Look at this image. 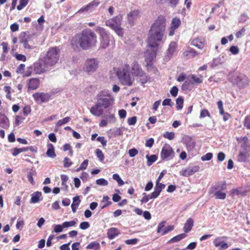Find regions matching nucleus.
Returning <instances> with one entry per match:
<instances>
[{"instance_id": "obj_1", "label": "nucleus", "mask_w": 250, "mask_h": 250, "mask_svg": "<svg viewBox=\"0 0 250 250\" xmlns=\"http://www.w3.org/2000/svg\"><path fill=\"white\" fill-rule=\"evenodd\" d=\"M97 43V36L93 31L85 29L81 33L76 34L71 40L73 47L80 46L83 49L86 50L95 46Z\"/></svg>"}, {"instance_id": "obj_2", "label": "nucleus", "mask_w": 250, "mask_h": 250, "mask_svg": "<svg viewBox=\"0 0 250 250\" xmlns=\"http://www.w3.org/2000/svg\"><path fill=\"white\" fill-rule=\"evenodd\" d=\"M165 30L151 25L148 32L147 45L150 48L159 46V42L162 41Z\"/></svg>"}, {"instance_id": "obj_3", "label": "nucleus", "mask_w": 250, "mask_h": 250, "mask_svg": "<svg viewBox=\"0 0 250 250\" xmlns=\"http://www.w3.org/2000/svg\"><path fill=\"white\" fill-rule=\"evenodd\" d=\"M114 98L108 91H102L97 95V102L95 105L97 109H106L112 105Z\"/></svg>"}, {"instance_id": "obj_4", "label": "nucleus", "mask_w": 250, "mask_h": 250, "mask_svg": "<svg viewBox=\"0 0 250 250\" xmlns=\"http://www.w3.org/2000/svg\"><path fill=\"white\" fill-rule=\"evenodd\" d=\"M130 66L127 64L118 68L117 71V76L120 82L124 85L130 86L134 81L131 77L129 73Z\"/></svg>"}, {"instance_id": "obj_5", "label": "nucleus", "mask_w": 250, "mask_h": 250, "mask_svg": "<svg viewBox=\"0 0 250 250\" xmlns=\"http://www.w3.org/2000/svg\"><path fill=\"white\" fill-rule=\"evenodd\" d=\"M61 49L58 46L50 48L43 59L49 66H54L59 61Z\"/></svg>"}, {"instance_id": "obj_6", "label": "nucleus", "mask_w": 250, "mask_h": 250, "mask_svg": "<svg viewBox=\"0 0 250 250\" xmlns=\"http://www.w3.org/2000/svg\"><path fill=\"white\" fill-rule=\"evenodd\" d=\"M226 189V184L225 182H221L211 188L210 191L214 193L215 199L224 200L226 197V193L224 190Z\"/></svg>"}, {"instance_id": "obj_7", "label": "nucleus", "mask_w": 250, "mask_h": 250, "mask_svg": "<svg viewBox=\"0 0 250 250\" xmlns=\"http://www.w3.org/2000/svg\"><path fill=\"white\" fill-rule=\"evenodd\" d=\"M188 81H185L182 85L184 90H190L191 85H197L203 83V77L200 75L198 77L195 74H190L188 76Z\"/></svg>"}, {"instance_id": "obj_8", "label": "nucleus", "mask_w": 250, "mask_h": 250, "mask_svg": "<svg viewBox=\"0 0 250 250\" xmlns=\"http://www.w3.org/2000/svg\"><path fill=\"white\" fill-rule=\"evenodd\" d=\"M49 67L43 58L39 59L33 64V71L35 74L40 75L46 72Z\"/></svg>"}, {"instance_id": "obj_9", "label": "nucleus", "mask_w": 250, "mask_h": 250, "mask_svg": "<svg viewBox=\"0 0 250 250\" xmlns=\"http://www.w3.org/2000/svg\"><path fill=\"white\" fill-rule=\"evenodd\" d=\"M99 31L101 36L100 47L106 48L109 46L112 37H110L106 31L102 27H99Z\"/></svg>"}, {"instance_id": "obj_10", "label": "nucleus", "mask_w": 250, "mask_h": 250, "mask_svg": "<svg viewBox=\"0 0 250 250\" xmlns=\"http://www.w3.org/2000/svg\"><path fill=\"white\" fill-rule=\"evenodd\" d=\"M131 70L132 74L133 75L142 78V79H141V81H142L141 82L143 83H145L147 82V77L137 62H134L132 63Z\"/></svg>"}, {"instance_id": "obj_11", "label": "nucleus", "mask_w": 250, "mask_h": 250, "mask_svg": "<svg viewBox=\"0 0 250 250\" xmlns=\"http://www.w3.org/2000/svg\"><path fill=\"white\" fill-rule=\"evenodd\" d=\"M174 156V152L172 147L168 145H165L161 152V157L163 160H169Z\"/></svg>"}, {"instance_id": "obj_12", "label": "nucleus", "mask_w": 250, "mask_h": 250, "mask_svg": "<svg viewBox=\"0 0 250 250\" xmlns=\"http://www.w3.org/2000/svg\"><path fill=\"white\" fill-rule=\"evenodd\" d=\"M98 67V62L95 59H89L85 62L84 69L88 74L94 72Z\"/></svg>"}, {"instance_id": "obj_13", "label": "nucleus", "mask_w": 250, "mask_h": 250, "mask_svg": "<svg viewBox=\"0 0 250 250\" xmlns=\"http://www.w3.org/2000/svg\"><path fill=\"white\" fill-rule=\"evenodd\" d=\"M33 97L37 103L42 104L49 101L51 96L48 93L36 92L33 94Z\"/></svg>"}, {"instance_id": "obj_14", "label": "nucleus", "mask_w": 250, "mask_h": 250, "mask_svg": "<svg viewBox=\"0 0 250 250\" xmlns=\"http://www.w3.org/2000/svg\"><path fill=\"white\" fill-rule=\"evenodd\" d=\"M122 19V16L120 15H118L107 20L105 22V24L106 26L113 29L121 25Z\"/></svg>"}, {"instance_id": "obj_15", "label": "nucleus", "mask_w": 250, "mask_h": 250, "mask_svg": "<svg viewBox=\"0 0 250 250\" xmlns=\"http://www.w3.org/2000/svg\"><path fill=\"white\" fill-rule=\"evenodd\" d=\"M181 24V21L179 18H173L171 21L170 26L169 28L168 35L169 36L174 35L175 30L180 26Z\"/></svg>"}, {"instance_id": "obj_16", "label": "nucleus", "mask_w": 250, "mask_h": 250, "mask_svg": "<svg viewBox=\"0 0 250 250\" xmlns=\"http://www.w3.org/2000/svg\"><path fill=\"white\" fill-rule=\"evenodd\" d=\"M166 222L163 221L158 225L157 232L161 235H164L174 229L173 226H168L166 227Z\"/></svg>"}, {"instance_id": "obj_17", "label": "nucleus", "mask_w": 250, "mask_h": 250, "mask_svg": "<svg viewBox=\"0 0 250 250\" xmlns=\"http://www.w3.org/2000/svg\"><path fill=\"white\" fill-rule=\"evenodd\" d=\"M167 20L165 16L160 15L154 21L151 25H154L157 28L166 30Z\"/></svg>"}, {"instance_id": "obj_18", "label": "nucleus", "mask_w": 250, "mask_h": 250, "mask_svg": "<svg viewBox=\"0 0 250 250\" xmlns=\"http://www.w3.org/2000/svg\"><path fill=\"white\" fill-rule=\"evenodd\" d=\"M199 168L200 167L198 166H190L185 169H183L180 171V174L182 176L188 177L198 172Z\"/></svg>"}, {"instance_id": "obj_19", "label": "nucleus", "mask_w": 250, "mask_h": 250, "mask_svg": "<svg viewBox=\"0 0 250 250\" xmlns=\"http://www.w3.org/2000/svg\"><path fill=\"white\" fill-rule=\"evenodd\" d=\"M40 85V81L39 78H33L29 79L27 81V86L28 91L36 90Z\"/></svg>"}, {"instance_id": "obj_20", "label": "nucleus", "mask_w": 250, "mask_h": 250, "mask_svg": "<svg viewBox=\"0 0 250 250\" xmlns=\"http://www.w3.org/2000/svg\"><path fill=\"white\" fill-rule=\"evenodd\" d=\"M158 47L150 48V50H147L145 52V61L153 62L156 57Z\"/></svg>"}, {"instance_id": "obj_21", "label": "nucleus", "mask_w": 250, "mask_h": 250, "mask_svg": "<svg viewBox=\"0 0 250 250\" xmlns=\"http://www.w3.org/2000/svg\"><path fill=\"white\" fill-rule=\"evenodd\" d=\"M227 237H218L216 238L213 242V243L215 247L219 248V250H226L228 248V245L223 241L224 238H226Z\"/></svg>"}, {"instance_id": "obj_22", "label": "nucleus", "mask_w": 250, "mask_h": 250, "mask_svg": "<svg viewBox=\"0 0 250 250\" xmlns=\"http://www.w3.org/2000/svg\"><path fill=\"white\" fill-rule=\"evenodd\" d=\"M191 44L200 49H202L206 44V40L203 37H197L191 41Z\"/></svg>"}, {"instance_id": "obj_23", "label": "nucleus", "mask_w": 250, "mask_h": 250, "mask_svg": "<svg viewBox=\"0 0 250 250\" xmlns=\"http://www.w3.org/2000/svg\"><path fill=\"white\" fill-rule=\"evenodd\" d=\"M250 81L246 75H242L238 77L237 84L240 88H243L249 86Z\"/></svg>"}, {"instance_id": "obj_24", "label": "nucleus", "mask_w": 250, "mask_h": 250, "mask_svg": "<svg viewBox=\"0 0 250 250\" xmlns=\"http://www.w3.org/2000/svg\"><path fill=\"white\" fill-rule=\"evenodd\" d=\"M100 3V1L99 0H93L88 4L82 7L78 12H83L85 11H88L89 10H93L95 8L97 7Z\"/></svg>"}, {"instance_id": "obj_25", "label": "nucleus", "mask_w": 250, "mask_h": 250, "mask_svg": "<svg viewBox=\"0 0 250 250\" xmlns=\"http://www.w3.org/2000/svg\"><path fill=\"white\" fill-rule=\"evenodd\" d=\"M198 55V53L195 50L189 47L188 50L183 52L182 57L185 59H190L194 58Z\"/></svg>"}, {"instance_id": "obj_26", "label": "nucleus", "mask_w": 250, "mask_h": 250, "mask_svg": "<svg viewBox=\"0 0 250 250\" xmlns=\"http://www.w3.org/2000/svg\"><path fill=\"white\" fill-rule=\"evenodd\" d=\"M9 126V123L8 118L6 116L0 113V127L7 129Z\"/></svg>"}, {"instance_id": "obj_27", "label": "nucleus", "mask_w": 250, "mask_h": 250, "mask_svg": "<svg viewBox=\"0 0 250 250\" xmlns=\"http://www.w3.org/2000/svg\"><path fill=\"white\" fill-rule=\"evenodd\" d=\"M140 16V11L138 10H134L131 11L127 14V20L128 21L131 23L133 22L134 21L138 18Z\"/></svg>"}, {"instance_id": "obj_28", "label": "nucleus", "mask_w": 250, "mask_h": 250, "mask_svg": "<svg viewBox=\"0 0 250 250\" xmlns=\"http://www.w3.org/2000/svg\"><path fill=\"white\" fill-rule=\"evenodd\" d=\"M120 234V231L116 228H111L107 230V235L108 238L112 240Z\"/></svg>"}, {"instance_id": "obj_29", "label": "nucleus", "mask_w": 250, "mask_h": 250, "mask_svg": "<svg viewBox=\"0 0 250 250\" xmlns=\"http://www.w3.org/2000/svg\"><path fill=\"white\" fill-rule=\"evenodd\" d=\"M193 224H194L193 220L191 218H188L187 220L186 223L185 224V225H184V227L183 228L184 231L186 233L188 232L193 227Z\"/></svg>"}, {"instance_id": "obj_30", "label": "nucleus", "mask_w": 250, "mask_h": 250, "mask_svg": "<svg viewBox=\"0 0 250 250\" xmlns=\"http://www.w3.org/2000/svg\"><path fill=\"white\" fill-rule=\"evenodd\" d=\"M47 150L46 152V155L48 157L54 158L56 156V155L55 153V149L53 145L51 144H49L47 145Z\"/></svg>"}, {"instance_id": "obj_31", "label": "nucleus", "mask_w": 250, "mask_h": 250, "mask_svg": "<svg viewBox=\"0 0 250 250\" xmlns=\"http://www.w3.org/2000/svg\"><path fill=\"white\" fill-rule=\"evenodd\" d=\"M80 203L81 200L79 199V196H77L73 198V203L71 207L73 212H75L76 211L77 208L79 207Z\"/></svg>"}, {"instance_id": "obj_32", "label": "nucleus", "mask_w": 250, "mask_h": 250, "mask_svg": "<svg viewBox=\"0 0 250 250\" xmlns=\"http://www.w3.org/2000/svg\"><path fill=\"white\" fill-rule=\"evenodd\" d=\"M146 62V67L147 69V70L148 72H150L151 73L156 74L157 72H158V70L156 67V66H154V65L153 63V62Z\"/></svg>"}, {"instance_id": "obj_33", "label": "nucleus", "mask_w": 250, "mask_h": 250, "mask_svg": "<svg viewBox=\"0 0 250 250\" xmlns=\"http://www.w3.org/2000/svg\"><path fill=\"white\" fill-rule=\"evenodd\" d=\"M177 47V44L174 42H172L170 43L168 48L167 51V54L171 56L173 53L176 50Z\"/></svg>"}, {"instance_id": "obj_34", "label": "nucleus", "mask_w": 250, "mask_h": 250, "mask_svg": "<svg viewBox=\"0 0 250 250\" xmlns=\"http://www.w3.org/2000/svg\"><path fill=\"white\" fill-rule=\"evenodd\" d=\"M101 204H102V206H101V209H103L106 207L110 205L111 202L109 201V197L108 196H104L101 201Z\"/></svg>"}, {"instance_id": "obj_35", "label": "nucleus", "mask_w": 250, "mask_h": 250, "mask_svg": "<svg viewBox=\"0 0 250 250\" xmlns=\"http://www.w3.org/2000/svg\"><path fill=\"white\" fill-rule=\"evenodd\" d=\"M42 195V193L41 192H36L32 194L31 198V203H37L39 202L40 198Z\"/></svg>"}, {"instance_id": "obj_36", "label": "nucleus", "mask_w": 250, "mask_h": 250, "mask_svg": "<svg viewBox=\"0 0 250 250\" xmlns=\"http://www.w3.org/2000/svg\"><path fill=\"white\" fill-rule=\"evenodd\" d=\"M187 236L185 233H182L171 238L168 243H176L185 238Z\"/></svg>"}, {"instance_id": "obj_37", "label": "nucleus", "mask_w": 250, "mask_h": 250, "mask_svg": "<svg viewBox=\"0 0 250 250\" xmlns=\"http://www.w3.org/2000/svg\"><path fill=\"white\" fill-rule=\"evenodd\" d=\"M86 248L87 249H90L93 250H99L100 249V245L99 243L96 242H91L88 244Z\"/></svg>"}, {"instance_id": "obj_38", "label": "nucleus", "mask_w": 250, "mask_h": 250, "mask_svg": "<svg viewBox=\"0 0 250 250\" xmlns=\"http://www.w3.org/2000/svg\"><path fill=\"white\" fill-rule=\"evenodd\" d=\"M146 158L147 160V165L150 166L157 160V156L156 155H152L150 156L147 155Z\"/></svg>"}, {"instance_id": "obj_39", "label": "nucleus", "mask_w": 250, "mask_h": 250, "mask_svg": "<svg viewBox=\"0 0 250 250\" xmlns=\"http://www.w3.org/2000/svg\"><path fill=\"white\" fill-rule=\"evenodd\" d=\"M70 120V118L69 117H66L62 120H60L56 124V127H59L61 126L68 122H69Z\"/></svg>"}, {"instance_id": "obj_40", "label": "nucleus", "mask_w": 250, "mask_h": 250, "mask_svg": "<svg viewBox=\"0 0 250 250\" xmlns=\"http://www.w3.org/2000/svg\"><path fill=\"white\" fill-rule=\"evenodd\" d=\"M113 179L116 181L119 186H121L124 184V181L120 178L118 174H114L112 176Z\"/></svg>"}, {"instance_id": "obj_41", "label": "nucleus", "mask_w": 250, "mask_h": 250, "mask_svg": "<svg viewBox=\"0 0 250 250\" xmlns=\"http://www.w3.org/2000/svg\"><path fill=\"white\" fill-rule=\"evenodd\" d=\"M184 99L179 97L176 99V108L178 109H181L183 108Z\"/></svg>"}, {"instance_id": "obj_42", "label": "nucleus", "mask_w": 250, "mask_h": 250, "mask_svg": "<svg viewBox=\"0 0 250 250\" xmlns=\"http://www.w3.org/2000/svg\"><path fill=\"white\" fill-rule=\"evenodd\" d=\"M29 0H20V4L17 6V9L18 10H21L28 3Z\"/></svg>"}, {"instance_id": "obj_43", "label": "nucleus", "mask_w": 250, "mask_h": 250, "mask_svg": "<svg viewBox=\"0 0 250 250\" xmlns=\"http://www.w3.org/2000/svg\"><path fill=\"white\" fill-rule=\"evenodd\" d=\"M165 188V185L159 181H156V186L154 189L161 193L162 190Z\"/></svg>"}, {"instance_id": "obj_44", "label": "nucleus", "mask_w": 250, "mask_h": 250, "mask_svg": "<svg viewBox=\"0 0 250 250\" xmlns=\"http://www.w3.org/2000/svg\"><path fill=\"white\" fill-rule=\"evenodd\" d=\"M77 223L75 220L64 222L62 223L64 228H67L70 227L75 226Z\"/></svg>"}, {"instance_id": "obj_45", "label": "nucleus", "mask_w": 250, "mask_h": 250, "mask_svg": "<svg viewBox=\"0 0 250 250\" xmlns=\"http://www.w3.org/2000/svg\"><path fill=\"white\" fill-rule=\"evenodd\" d=\"M163 136L169 140H173L175 137V134L173 132H166L163 134Z\"/></svg>"}, {"instance_id": "obj_46", "label": "nucleus", "mask_w": 250, "mask_h": 250, "mask_svg": "<svg viewBox=\"0 0 250 250\" xmlns=\"http://www.w3.org/2000/svg\"><path fill=\"white\" fill-rule=\"evenodd\" d=\"M96 183L98 185L103 186H107L108 184V181L104 178L97 179L96 181Z\"/></svg>"}, {"instance_id": "obj_47", "label": "nucleus", "mask_w": 250, "mask_h": 250, "mask_svg": "<svg viewBox=\"0 0 250 250\" xmlns=\"http://www.w3.org/2000/svg\"><path fill=\"white\" fill-rule=\"evenodd\" d=\"M54 227V231L56 233H59L62 231L63 229L64 228L63 226V224L62 225H54L53 226Z\"/></svg>"}, {"instance_id": "obj_48", "label": "nucleus", "mask_w": 250, "mask_h": 250, "mask_svg": "<svg viewBox=\"0 0 250 250\" xmlns=\"http://www.w3.org/2000/svg\"><path fill=\"white\" fill-rule=\"evenodd\" d=\"M212 157V154L210 152L207 153L206 154L203 155L201 157V160L203 161H209L211 159Z\"/></svg>"}, {"instance_id": "obj_49", "label": "nucleus", "mask_w": 250, "mask_h": 250, "mask_svg": "<svg viewBox=\"0 0 250 250\" xmlns=\"http://www.w3.org/2000/svg\"><path fill=\"white\" fill-rule=\"evenodd\" d=\"M119 36L123 37L124 34V29L123 28L119 26L117 28L113 29Z\"/></svg>"}, {"instance_id": "obj_50", "label": "nucleus", "mask_w": 250, "mask_h": 250, "mask_svg": "<svg viewBox=\"0 0 250 250\" xmlns=\"http://www.w3.org/2000/svg\"><path fill=\"white\" fill-rule=\"evenodd\" d=\"M33 174L34 172L33 171H29V172H28L27 175L28 180L32 185H34L35 184V182L33 178Z\"/></svg>"}, {"instance_id": "obj_51", "label": "nucleus", "mask_w": 250, "mask_h": 250, "mask_svg": "<svg viewBox=\"0 0 250 250\" xmlns=\"http://www.w3.org/2000/svg\"><path fill=\"white\" fill-rule=\"evenodd\" d=\"M171 7H175L179 2L180 0H166Z\"/></svg>"}, {"instance_id": "obj_52", "label": "nucleus", "mask_w": 250, "mask_h": 250, "mask_svg": "<svg viewBox=\"0 0 250 250\" xmlns=\"http://www.w3.org/2000/svg\"><path fill=\"white\" fill-rule=\"evenodd\" d=\"M96 155L99 159L100 161H103L104 159V156L101 150L100 149H96Z\"/></svg>"}, {"instance_id": "obj_53", "label": "nucleus", "mask_w": 250, "mask_h": 250, "mask_svg": "<svg viewBox=\"0 0 250 250\" xmlns=\"http://www.w3.org/2000/svg\"><path fill=\"white\" fill-rule=\"evenodd\" d=\"M137 122V117L133 116L131 118H129L127 119V123L130 125H134Z\"/></svg>"}, {"instance_id": "obj_54", "label": "nucleus", "mask_w": 250, "mask_h": 250, "mask_svg": "<svg viewBox=\"0 0 250 250\" xmlns=\"http://www.w3.org/2000/svg\"><path fill=\"white\" fill-rule=\"evenodd\" d=\"M138 150L135 148L130 149L128 151V154L130 157H133L135 156L138 154Z\"/></svg>"}, {"instance_id": "obj_55", "label": "nucleus", "mask_w": 250, "mask_h": 250, "mask_svg": "<svg viewBox=\"0 0 250 250\" xmlns=\"http://www.w3.org/2000/svg\"><path fill=\"white\" fill-rule=\"evenodd\" d=\"M16 59L18 61H21L25 62L26 61V57L25 55L21 54H16L15 55Z\"/></svg>"}, {"instance_id": "obj_56", "label": "nucleus", "mask_w": 250, "mask_h": 250, "mask_svg": "<svg viewBox=\"0 0 250 250\" xmlns=\"http://www.w3.org/2000/svg\"><path fill=\"white\" fill-rule=\"evenodd\" d=\"M64 167H69L72 164L71 161L67 157H65L63 160Z\"/></svg>"}, {"instance_id": "obj_57", "label": "nucleus", "mask_w": 250, "mask_h": 250, "mask_svg": "<svg viewBox=\"0 0 250 250\" xmlns=\"http://www.w3.org/2000/svg\"><path fill=\"white\" fill-rule=\"evenodd\" d=\"M229 51L233 55L237 54L239 53V49L236 46H231L229 48Z\"/></svg>"}, {"instance_id": "obj_58", "label": "nucleus", "mask_w": 250, "mask_h": 250, "mask_svg": "<svg viewBox=\"0 0 250 250\" xmlns=\"http://www.w3.org/2000/svg\"><path fill=\"white\" fill-rule=\"evenodd\" d=\"M21 42L23 43V46L25 49H31L33 48V47L28 44V41L26 39H22Z\"/></svg>"}, {"instance_id": "obj_59", "label": "nucleus", "mask_w": 250, "mask_h": 250, "mask_svg": "<svg viewBox=\"0 0 250 250\" xmlns=\"http://www.w3.org/2000/svg\"><path fill=\"white\" fill-rule=\"evenodd\" d=\"M178 92V89L175 86H173L170 91V94L173 97H176L177 95Z\"/></svg>"}, {"instance_id": "obj_60", "label": "nucleus", "mask_w": 250, "mask_h": 250, "mask_svg": "<svg viewBox=\"0 0 250 250\" xmlns=\"http://www.w3.org/2000/svg\"><path fill=\"white\" fill-rule=\"evenodd\" d=\"M90 227V225L87 222H83L80 225V228L82 229H86Z\"/></svg>"}, {"instance_id": "obj_61", "label": "nucleus", "mask_w": 250, "mask_h": 250, "mask_svg": "<svg viewBox=\"0 0 250 250\" xmlns=\"http://www.w3.org/2000/svg\"><path fill=\"white\" fill-rule=\"evenodd\" d=\"M97 140L102 144L103 146H106L107 141L104 137H98L97 138Z\"/></svg>"}, {"instance_id": "obj_62", "label": "nucleus", "mask_w": 250, "mask_h": 250, "mask_svg": "<svg viewBox=\"0 0 250 250\" xmlns=\"http://www.w3.org/2000/svg\"><path fill=\"white\" fill-rule=\"evenodd\" d=\"M138 242L137 238H134L132 239H128L125 241V243L127 245H134Z\"/></svg>"}, {"instance_id": "obj_63", "label": "nucleus", "mask_w": 250, "mask_h": 250, "mask_svg": "<svg viewBox=\"0 0 250 250\" xmlns=\"http://www.w3.org/2000/svg\"><path fill=\"white\" fill-rule=\"evenodd\" d=\"M2 47L3 53H7L8 51V44L7 42H2L1 44Z\"/></svg>"}, {"instance_id": "obj_64", "label": "nucleus", "mask_w": 250, "mask_h": 250, "mask_svg": "<svg viewBox=\"0 0 250 250\" xmlns=\"http://www.w3.org/2000/svg\"><path fill=\"white\" fill-rule=\"evenodd\" d=\"M247 157L245 154L242 152L240 153L238 156V160L239 161L245 162L247 160Z\"/></svg>"}]
</instances>
